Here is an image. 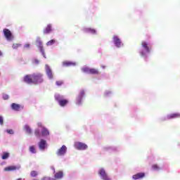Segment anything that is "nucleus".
<instances>
[{
	"instance_id": "obj_18",
	"label": "nucleus",
	"mask_w": 180,
	"mask_h": 180,
	"mask_svg": "<svg viewBox=\"0 0 180 180\" xmlns=\"http://www.w3.org/2000/svg\"><path fill=\"white\" fill-rule=\"evenodd\" d=\"M63 176H64V174L63 173V171H59V172H56L54 175V178L56 179H61V178H63Z\"/></svg>"
},
{
	"instance_id": "obj_40",
	"label": "nucleus",
	"mask_w": 180,
	"mask_h": 180,
	"mask_svg": "<svg viewBox=\"0 0 180 180\" xmlns=\"http://www.w3.org/2000/svg\"><path fill=\"white\" fill-rule=\"evenodd\" d=\"M35 63H36V64H39V60H35Z\"/></svg>"
},
{
	"instance_id": "obj_11",
	"label": "nucleus",
	"mask_w": 180,
	"mask_h": 180,
	"mask_svg": "<svg viewBox=\"0 0 180 180\" xmlns=\"http://www.w3.org/2000/svg\"><path fill=\"white\" fill-rule=\"evenodd\" d=\"M146 176V173L144 172H140L137 173L132 176L133 179L137 180V179H143Z\"/></svg>"
},
{
	"instance_id": "obj_9",
	"label": "nucleus",
	"mask_w": 180,
	"mask_h": 180,
	"mask_svg": "<svg viewBox=\"0 0 180 180\" xmlns=\"http://www.w3.org/2000/svg\"><path fill=\"white\" fill-rule=\"evenodd\" d=\"M66 153H67V146L63 145L58 150L56 154L57 155L61 156V155H65Z\"/></svg>"
},
{
	"instance_id": "obj_22",
	"label": "nucleus",
	"mask_w": 180,
	"mask_h": 180,
	"mask_svg": "<svg viewBox=\"0 0 180 180\" xmlns=\"http://www.w3.org/2000/svg\"><path fill=\"white\" fill-rule=\"evenodd\" d=\"M84 32H86V33H91L92 34H96V30H95L92 28H86V29H84Z\"/></svg>"
},
{
	"instance_id": "obj_28",
	"label": "nucleus",
	"mask_w": 180,
	"mask_h": 180,
	"mask_svg": "<svg viewBox=\"0 0 180 180\" xmlns=\"http://www.w3.org/2000/svg\"><path fill=\"white\" fill-rule=\"evenodd\" d=\"M56 43V39H51L46 43V46H53Z\"/></svg>"
},
{
	"instance_id": "obj_13",
	"label": "nucleus",
	"mask_w": 180,
	"mask_h": 180,
	"mask_svg": "<svg viewBox=\"0 0 180 180\" xmlns=\"http://www.w3.org/2000/svg\"><path fill=\"white\" fill-rule=\"evenodd\" d=\"M141 46H142L143 49H144L145 51H146L147 53H150L151 48L149 47L148 43L147 41H143L141 42Z\"/></svg>"
},
{
	"instance_id": "obj_38",
	"label": "nucleus",
	"mask_w": 180,
	"mask_h": 180,
	"mask_svg": "<svg viewBox=\"0 0 180 180\" xmlns=\"http://www.w3.org/2000/svg\"><path fill=\"white\" fill-rule=\"evenodd\" d=\"M25 49H29V47H30V44H27L25 45Z\"/></svg>"
},
{
	"instance_id": "obj_23",
	"label": "nucleus",
	"mask_w": 180,
	"mask_h": 180,
	"mask_svg": "<svg viewBox=\"0 0 180 180\" xmlns=\"http://www.w3.org/2000/svg\"><path fill=\"white\" fill-rule=\"evenodd\" d=\"M24 129H25L26 133H27L28 134H32V129L30 128V127H29L28 125H25L24 127Z\"/></svg>"
},
{
	"instance_id": "obj_30",
	"label": "nucleus",
	"mask_w": 180,
	"mask_h": 180,
	"mask_svg": "<svg viewBox=\"0 0 180 180\" xmlns=\"http://www.w3.org/2000/svg\"><path fill=\"white\" fill-rule=\"evenodd\" d=\"M34 134H35L36 137H37L38 139H40L41 134H40V131L39 129H36L34 131Z\"/></svg>"
},
{
	"instance_id": "obj_3",
	"label": "nucleus",
	"mask_w": 180,
	"mask_h": 180,
	"mask_svg": "<svg viewBox=\"0 0 180 180\" xmlns=\"http://www.w3.org/2000/svg\"><path fill=\"white\" fill-rule=\"evenodd\" d=\"M74 146L77 150H86V148H88V146L86 144L81 142H75Z\"/></svg>"
},
{
	"instance_id": "obj_39",
	"label": "nucleus",
	"mask_w": 180,
	"mask_h": 180,
	"mask_svg": "<svg viewBox=\"0 0 180 180\" xmlns=\"http://www.w3.org/2000/svg\"><path fill=\"white\" fill-rule=\"evenodd\" d=\"M141 56L142 57H144V56H146V53H144V51H141Z\"/></svg>"
},
{
	"instance_id": "obj_10",
	"label": "nucleus",
	"mask_w": 180,
	"mask_h": 180,
	"mask_svg": "<svg viewBox=\"0 0 180 180\" xmlns=\"http://www.w3.org/2000/svg\"><path fill=\"white\" fill-rule=\"evenodd\" d=\"M11 109H13V110H15V112H19L21 109H23V106L19 104L13 103L11 104Z\"/></svg>"
},
{
	"instance_id": "obj_5",
	"label": "nucleus",
	"mask_w": 180,
	"mask_h": 180,
	"mask_svg": "<svg viewBox=\"0 0 180 180\" xmlns=\"http://www.w3.org/2000/svg\"><path fill=\"white\" fill-rule=\"evenodd\" d=\"M3 32L7 40H12V39H13V36L12 35V32H11V30L8 29H4Z\"/></svg>"
},
{
	"instance_id": "obj_20",
	"label": "nucleus",
	"mask_w": 180,
	"mask_h": 180,
	"mask_svg": "<svg viewBox=\"0 0 180 180\" xmlns=\"http://www.w3.org/2000/svg\"><path fill=\"white\" fill-rule=\"evenodd\" d=\"M63 65V67H71V65H75V63L70 61H64Z\"/></svg>"
},
{
	"instance_id": "obj_34",
	"label": "nucleus",
	"mask_w": 180,
	"mask_h": 180,
	"mask_svg": "<svg viewBox=\"0 0 180 180\" xmlns=\"http://www.w3.org/2000/svg\"><path fill=\"white\" fill-rule=\"evenodd\" d=\"M6 132L8 134H13V129H7L6 130Z\"/></svg>"
},
{
	"instance_id": "obj_6",
	"label": "nucleus",
	"mask_w": 180,
	"mask_h": 180,
	"mask_svg": "<svg viewBox=\"0 0 180 180\" xmlns=\"http://www.w3.org/2000/svg\"><path fill=\"white\" fill-rule=\"evenodd\" d=\"M24 82L26 84H34L33 75H27L23 78Z\"/></svg>"
},
{
	"instance_id": "obj_31",
	"label": "nucleus",
	"mask_w": 180,
	"mask_h": 180,
	"mask_svg": "<svg viewBox=\"0 0 180 180\" xmlns=\"http://www.w3.org/2000/svg\"><path fill=\"white\" fill-rule=\"evenodd\" d=\"M152 169L155 171H158V169H160V167H158V165H152Z\"/></svg>"
},
{
	"instance_id": "obj_2",
	"label": "nucleus",
	"mask_w": 180,
	"mask_h": 180,
	"mask_svg": "<svg viewBox=\"0 0 180 180\" xmlns=\"http://www.w3.org/2000/svg\"><path fill=\"white\" fill-rule=\"evenodd\" d=\"M55 99L58 102V104L60 105V106H62V108H63L64 106H65V105L68 103V100L62 98L61 96L60 95H56L55 96Z\"/></svg>"
},
{
	"instance_id": "obj_36",
	"label": "nucleus",
	"mask_w": 180,
	"mask_h": 180,
	"mask_svg": "<svg viewBox=\"0 0 180 180\" xmlns=\"http://www.w3.org/2000/svg\"><path fill=\"white\" fill-rule=\"evenodd\" d=\"M40 51L42 54H44V49L43 48L42 46H39Z\"/></svg>"
},
{
	"instance_id": "obj_26",
	"label": "nucleus",
	"mask_w": 180,
	"mask_h": 180,
	"mask_svg": "<svg viewBox=\"0 0 180 180\" xmlns=\"http://www.w3.org/2000/svg\"><path fill=\"white\" fill-rule=\"evenodd\" d=\"M30 175L32 178H35V176H37L39 175V173L37 171H32L30 172Z\"/></svg>"
},
{
	"instance_id": "obj_1",
	"label": "nucleus",
	"mask_w": 180,
	"mask_h": 180,
	"mask_svg": "<svg viewBox=\"0 0 180 180\" xmlns=\"http://www.w3.org/2000/svg\"><path fill=\"white\" fill-rule=\"evenodd\" d=\"M32 78L34 81V84L37 85V84H41L43 82V74L41 73H34L32 74Z\"/></svg>"
},
{
	"instance_id": "obj_19",
	"label": "nucleus",
	"mask_w": 180,
	"mask_h": 180,
	"mask_svg": "<svg viewBox=\"0 0 180 180\" xmlns=\"http://www.w3.org/2000/svg\"><path fill=\"white\" fill-rule=\"evenodd\" d=\"M91 74L92 75H99V70L96 68H90L89 73Z\"/></svg>"
},
{
	"instance_id": "obj_4",
	"label": "nucleus",
	"mask_w": 180,
	"mask_h": 180,
	"mask_svg": "<svg viewBox=\"0 0 180 180\" xmlns=\"http://www.w3.org/2000/svg\"><path fill=\"white\" fill-rule=\"evenodd\" d=\"M112 39L114 41V44L116 47H117L118 49L122 47L123 44H122V40L119 39V37H117V35H114Z\"/></svg>"
},
{
	"instance_id": "obj_27",
	"label": "nucleus",
	"mask_w": 180,
	"mask_h": 180,
	"mask_svg": "<svg viewBox=\"0 0 180 180\" xmlns=\"http://www.w3.org/2000/svg\"><path fill=\"white\" fill-rule=\"evenodd\" d=\"M30 151L32 153V154H36V148L34 146H30Z\"/></svg>"
},
{
	"instance_id": "obj_17",
	"label": "nucleus",
	"mask_w": 180,
	"mask_h": 180,
	"mask_svg": "<svg viewBox=\"0 0 180 180\" xmlns=\"http://www.w3.org/2000/svg\"><path fill=\"white\" fill-rule=\"evenodd\" d=\"M16 169H19V168H18L16 166H9L4 168V171L6 172H10L11 171H16Z\"/></svg>"
},
{
	"instance_id": "obj_16",
	"label": "nucleus",
	"mask_w": 180,
	"mask_h": 180,
	"mask_svg": "<svg viewBox=\"0 0 180 180\" xmlns=\"http://www.w3.org/2000/svg\"><path fill=\"white\" fill-rule=\"evenodd\" d=\"M52 27L51 24H49L46 28L44 30V34H49V33H51L52 31Z\"/></svg>"
},
{
	"instance_id": "obj_15",
	"label": "nucleus",
	"mask_w": 180,
	"mask_h": 180,
	"mask_svg": "<svg viewBox=\"0 0 180 180\" xmlns=\"http://www.w3.org/2000/svg\"><path fill=\"white\" fill-rule=\"evenodd\" d=\"M46 146H47V141H46L44 139H41L39 143L40 150H44V148H46Z\"/></svg>"
},
{
	"instance_id": "obj_7",
	"label": "nucleus",
	"mask_w": 180,
	"mask_h": 180,
	"mask_svg": "<svg viewBox=\"0 0 180 180\" xmlns=\"http://www.w3.org/2000/svg\"><path fill=\"white\" fill-rule=\"evenodd\" d=\"M99 175L101 176V179L103 180H110V178L109 176H108V174H106V172L105 171L104 169H101L98 172Z\"/></svg>"
},
{
	"instance_id": "obj_37",
	"label": "nucleus",
	"mask_w": 180,
	"mask_h": 180,
	"mask_svg": "<svg viewBox=\"0 0 180 180\" xmlns=\"http://www.w3.org/2000/svg\"><path fill=\"white\" fill-rule=\"evenodd\" d=\"M0 124H4V117L2 116H0Z\"/></svg>"
},
{
	"instance_id": "obj_8",
	"label": "nucleus",
	"mask_w": 180,
	"mask_h": 180,
	"mask_svg": "<svg viewBox=\"0 0 180 180\" xmlns=\"http://www.w3.org/2000/svg\"><path fill=\"white\" fill-rule=\"evenodd\" d=\"M45 70H46V73L49 78V79H53V71H51V68H50V66L49 65H45Z\"/></svg>"
},
{
	"instance_id": "obj_45",
	"label": "nucleus",
	"mask_w": 180,
	"mask_h": 180,
	"mask_svg": "<svg viewBox=\"0 0 180 180\" xmlns=\"http://www.w3.org/2000/svg\"><path fill=\"white\" fill-rule=\"evenodd\" d=\"M43 56H44V57H45V58H46V56H44V53L43 54Z\"/></svg>"
},
{
	"instance_id": "obj_35",
	"label": "nucleus",
	"mask_w": 180,
	"mask_h": 180,
	"mask_svg": "<svg viewBox=\"0 0 180 180\" xmlns=\"http://www.w3.org/2000/svg\"><path fill=\"white\" fill-rule=\"evenodd\" d=\"M41 180H53V179H51V177L45 176V177H43V178L41 179Z\"/></svg>"
},
{
	"instance_id": "obj_24",
	"label": "nucleus",
	"mask_w": 180,
	"mask_h": 180,
	"mask_svg": "<svg viewBox=\"0 0 180 180\" xmlns=\"http://www.w3.org/2000/svg\"><path fill=\"white\" fill-rule=\"evenodd\" d=\"M1 158L2 160H7V158H9V153L4 152Z\"/></svg>"
},
{
	"instance_id": "obj_25",
	"label": "nucleus",
	"mask_w": 180,
	"mask_h": 180,
	"mask_svg": "<svg viewBox=\"0 0 180 180\" xmlns=\"http://www.w3.org/2000/svg\"><path fill=\"white\" fill-rule=\"evenodd\" d=\"M90 69L91 68H89L84 67V68H82V72H85L86 74H89Z\"/></svg>"
},
{
	"instance_id": "obj_21",
	"label": "nucleus",
	"mask_w": 180,
	"mask_h": 180,
	"mask_svg": "<svg viewBox=\"0 0 180 180\" xmlns=\"http://www.w3.org/2000/svg\"><path fill=\"white\" fill-rule=\"evenodd\" d=\"M41 134H42V136L46 137V136H49V134H50V132L49 131V129L43 127L42 130H41Z\"/></svg>"
},
{
	"instance_id": "obj_42",
	"label": "nucleus",
	"mask_w": 180,
	"mask_h": 180,
	"mask_svg": "<svg viewBox=\"0 0 180 180\" xmlns=\"http://www.w3.org/2000/svg\"><path fill=\"white\" fill-rule=\"evenodd\" d=\"M2 56V51H0V57Z\"/></svg>"
},
{
	"instance_id": "obj_41",
	"label": "nucleus",
	"mask_w": 180,
	"mask_h": 180,
	"mask_svg": "<svg viewBox=\"0 0 180 180\" xmlns=\"http://www.w3.org/2000/svg\"><path fill=\"white\" fill-rule=\"evenodd\" d=\"M39 127H41V123L38 124Z\"/></svg>"
},
{
	"instance_id": "obj_32",
	"label": "nucleus",
	"mask_w": 180,
	"mask_h": 180,
	"mask_svg": "<svg viewBox=\"0 0 180 180\" xmlns=\"http://www.w3.org/2000/svg\"><path fill=\"white\" fill-rule=\"evenodd\" d=\"M56 84L58 86H61L64 82L63 81H56Z\"/></svg>"
},
{
	"instance_id": "obj_14",
	"label": "nucleus",
	"mask_w": 180,
	"mask_h": 180,
	"mask_svg": "<svg viewBox=\"0 0 180 180\" xmlns=\"http://www.w3.org/2000/svg\"><path fill=\"white\" fill-rule=\"evenodd\" d=\"M85 96V91L84 90H82L80 91V94H79V96L77 98V105H81V102H82V98Z\"/></svg>"
},
{
	"instance_id": "obj_43",
	"label": "nucleus",
	"mask_w": 180,
	"mask_h": 180,
	"mask_svg": "<svg viewBox=\"0 0 180 180\" xmlns=\"http://www.w3.org/2000/svg\"><path fill=\"white\" fill-rule=\"evenodd\" d=\"M53 172L56 173V169L53 168Z\"/></svg>"
},
{
	"instance_id": "obj_29",
	"label": "nucleus",
	"mask_w": 180,
	"mask_h": 180,
	"mask_svg": "<svg viewBox=\"0 0 180 180\" xmlns=\"http://www.w3.org/2000/svg\"><path fill=\"white\" fill-rule=\"evenodd\" d=\"M22 46V44H13L12 46V48L14 49L15 50L19 49V47H20Z\"/></svg>"
},
{
	"instance_id": "obj_33",
	"label": "nucleus",
	"mask_w": 180,
	"mask_h": 180,
	"mask_svg": "<svg viewBox=\"0 0 180 180\" xmlns=\"http://www.w3.org/2000/svg\"><path fill=\"white\" fill-rule=\"evenodd\" d=\"M3 99H4V101H7V99H9V96H8V94H4L3 96Z\"/></svg>"
},
{
	"instance_id": "obj_44",
	"label": "nucleus",
	"mask_w": 180,
	"mask_h": 180,
	"mask_svg": "<svg viewBox=\"0 0 180 180\" xmlns=\"http://www.w3.org/2000/svg\"><path fill=\"white\" fill-rule=\"evenodd\" d=\"M17 180H22V179L20 178V179H18Z\"/></svg>"
},
{
	"instance_id": "obj_12",
	"label": "nucleus",
	"mask_w": 180,
	"mask_h": 180,
	"mask_svg": "<svg viewBox=\"0 0 180 180\" xmlns=\"http://www.w3.org/2000/svg\"><path fill=\"white\" fill-rule=\"evenodd\" d=\"M180 118V113L179 112H175L172 114H169L167 116V119L168 120L171 119H179Z\"/></svg>"
}]
</instances>
